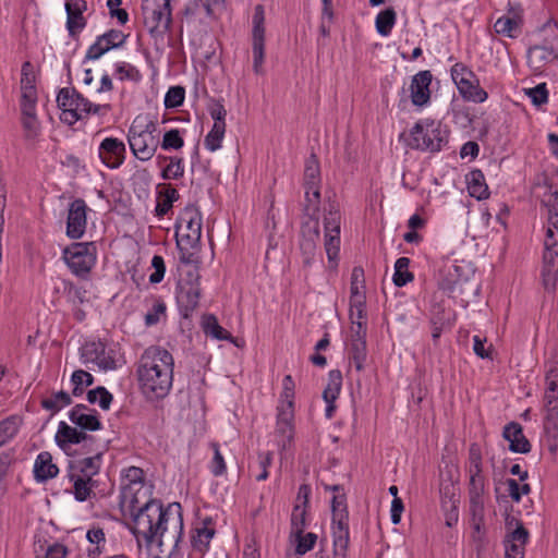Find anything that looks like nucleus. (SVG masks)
<instances>
[{
  "label": "nucleus",
  "instance_id": "f257e3e1",
  "mask_svg": "<svg viewBox=\"0 0 558 558\" xmlns=\"http://www.w3.org/2000/svg\"><path fill=\"white\" fill-rule=\"evenodd\" d=\"M154 485L146 480L143 469L129 466L121 472L120 507L133 522V533L143 537L147 546L166 547L171 554L183 536L181 505L162 504L153 498Z\"/></svg>",
  "mask_w": 558,
  "mask_h": 558
},
{
  "label": "nucleus",
  "instance_id": "f03ea898",
  "mask_svg": "<svg viewBox=\"0 0 558 558\" xmlns=\"http://www.w3.org/2000/svg\"><path fill=\"white\" fill-rule=\"evenodd\" d=\"M173 366V356L166 349L147 348L141 356L137 368L143 393L150 399L165 398L172 387Z\"/></svg>",
  "mask_w": 558,
  "mask_h": 558
},
{
  "label": "nucleus",
  "instance_id": "7ed1b4c3",
  "mask_svg": "<svg viewBox=\"0 0 558 558\" xmlns=\"http://www.w3.org/2000/svg\"><path fill=\"white\" fill-rule=\"evenodd\" d=\"M171 0H143V24L154 43L162 44L165 35L171 31Z\"/></svg>",
  "mask_w": 558,
  "mask_h": 558
},
{
  "label": "nucleus",
  "instance_id": "20e7f679",
  "mask_svg": "<svg viewBox=\"0 0 558 558\" xmlns=\"http://www.w3.org/2000/svg\"><path fill=\"white\" fill-rule=\"evenodd\" d=\"M157 125L153 120L136 117L128 130V142L132 154L141 161L150 160L159 145L155 135Z\"/></svg>",
  "mask_w": 558,
  "mask_h": 558
},
{
  "label": "nucleus",
  "instance_id": "39448f33",
  "mask_svg": "<svg viewBox=\"0 0 558 558\" xmlns=\"http://www.w3.org/2000/svg\"><path fill=\"white\" fill-rule=\"evenodd\" d=\"M447 131L440 121L432 119L418 120L410 130L408 146L412 149L438 153L447 144Z\"/></svg>",
  "mask_w": 558,
  "mask_h": 558
},
{
  "label": "nucleus",
  "instance_id": "423d86ee",
  "mask_svg": "<svg viewBox=\"0 0 558 558\" xmlns=\"http://www.w3.org/2000/svg\"><path fill=\"white\" fill-rule=\"evenodd\" d=\"M331 529L333 538V558H347L350 542L349 511L345 494H338L331 500Z\"/></svg>",
  "mask_w": 558,
  "mask_h": 558
},
{
  "label": "nucleus",
  "instance_id": "0eeeda50",
  "mask_svg": "<svg viewBox=\"0 0 558 558\" xmlns=\"http://www.w3.org/2000/svg\"><path fill=\"white\" fill-rule=\"evenodd\" d=\"M97 248L94 242H73L62 250V259L71 272L87 279L96 264Z\"/></svg>",
  "mask_w": 558,
  "mask_h": 558
},
{
  "label": "nucleus",
  "instance_id": "6e6552de",
  "mask_svg": "<svg viewBox=\"0 0 558 558\" xmlns=\"http://www.w3.org/2000/svg\"><path fill=\"white\" fill-rule=\"evenodd\" d=\"M177 246L198 248L202 238V214L195 205H187L177 223Z\"/></svg>",
  "mask_w": 558,
  "mask_h": 558
},
{
  "label": "nucleus",
  "instance_id": "1a4fd4ad",
  "mask_svg": "<svg viewBox=\"0 0 558 558\" xmlns=\"http://www.w3.org/2000/svg\"><path fill=\"white\" fill-rule=\"evenodd\" d=\"M58 108L61 110L60 120L68 125H74L84 119V107L88 104L75 88L63 87L57 96Z\"/></svg>",
  "mask_w": 558,
  "mask_h": 558
},
{
  "label": "nucleus",
  "instance_id": "9d476101",
  "mask_svg": "<svg viewBox=\"0 0 558 558\" xmlns=\"http://www.w3.org/2000/svg\"><path fill=\"white\" fill-rule=\"evenodd\" d=\"M340 223L341 215L339 210L331 208L324 216V246L327 254L328 263L331 268H336L338 265V257L340 251Z\"/></svg>",
  "mask_w": 558,
  "mask_h": 558
},
{
  "label": "nucleus",
  "instance_id": "9b49d317",
  "mask_svg": "<svg viewBox=\"0 0 558 558\" xmlns=\"http://www.w3.org/2000/svg\"><path fill=\"white\" fill-rule=\"evenodd\" d=\"M37 90L35 86L28 85L23 88L21 95V113L22 126L25 133V138L34 140L38 136L40 125L36 114Z\"/></svg>",
  "mask_w": 558,
  "mask_h": 558
},
{
  "label": "nucleus",
  "instance_id": "f8f14e48",
  "mask_svg": "<svg viewBox=\"0 0 558 558\" xmlns=\"http://www.w3.org/2000/svg\"><path fill=\"white\" fill-rule=\"evenodd\" d=\"M252 24L253 70L260 74L265 59V11L262 4L255 7Z\"/></svg>",
  "mask_w": 558,
  "mask_h": 558
},
{
  "label": "nucleus",
  "instance_id": "ddd939ff",
  "mask_svg": "<svg viewBox=\"0 0 558 558\" xmlns=\"http://www.w3.org/2000/svg\"><path fill=\"white\" fill-rule=\"evenodd\" d=\"M82 359L85 363H94L102 371L117 368L116 351L108 349L101 341L87 342L82 347Z\"/></svg>",
  "mask_w": 558,
  "mask_h": 558
},
{
  "label": "nucleus",
  "instance_id": "4468645a",
  "mask_svg": "<svg viewBox=\"0 0 558 558\" xmlns=\"http://www.w3.org/2000/svg\"><path fill=\"white\" fill-rule=\"evenodd\" d=\"M126 38L128 35L114 28L97 36L95 43L88 47L84 62L98 60L108 51L122 47Z\"/></svg>",
  "mask_w": 558,
  "mask_h": 558
},
{
  "label": "nucleus",
  "instance_id": "2eb2a0df",
  "mask_svg": "<svg viewBox=\"0 0 558 558\" xmlns=\"http://www.w3.org/2000/svg\"><path fill=\"white\" fill-rule=\"evenodd\" d=\"M88 207L83 198H75L68 208L65 234L71 240H80L86 232Z\"/></svg>",
  "mask_w": 558,
  "mask_h": 558
},
{
  "label": "nucleus",
  "instance_id": "dca6fc26",
  "mask_svg": "<svg viewBox=\"0 0 558 558\" xmlns=\"http://www.w3.org/2000/svg\"><path fill=\"white\" fill-rule=\"evenodd\" d=\"M319 240L318 217H305L301 223L300 230V250L303 255V262L310 265L317 250Z\"/></svg>",
  "mask_w": 558,
  "mask_h": 558
},
{
  "label": "nucleus",
  "instance_id": "f3484780",
  "mask_svg": "<svg viewBox=\"0 0 558 558\" xmlns=\"http://www.w3.org/2000/svg\"><path fill=\"white\" fill-rule=\"evenodd\" d=\"M125 153V144L116 137H106L98 149L100 160L110 169H117L124 162Z\"/></svg>",
  "mask_w": 558,
  "mask_h": 558
},
{
  "label": "nucleus",
  "instance_id": "a211bd4d",
  "mask_svg": "<svg viewBox=\"0 0 558 558\" xmlns=\"http://www.w3.org/2000/svg\"><path fill=\"white\" fill-rule=\"evenodd\" d=\"M277 411L276 435L279 438V446L286 450L294 436V408L278 405Z\"/></svg>",
  "mask_w": 558,
  "mask_h": 558
},
{
  "label": "nucleus",
  "instance_id": "6ab92c4d",
  "mask_svg": "<svg viewBox=\"0 0 558 558\" xmlns=\"http://www.w3.org/2000/svg\"><path fill=\"white\" fill-rule=\"evenodd\" d=\"M201 291V287L191 286L185 282L183 286H177L175 300L183 318H190L198 307Z\"/></svg>",
  "mask_w": 558,
  "mask_h": 558
},
{
  "label": "nucleus",
  "instance_id": "aec40b11",
  "mask_svg": "<svg viewBox=\"0 0 558 558\" xmlns=\"http://www.w3.org/2000/svg\"><path fill=\"white\" fill-rule=\"evenodd\" d=\"M69 418L84 433L85 430L96 432L102 428L97 411L83 403L76 404L72 408L69 412Z\"/></svg>",
  "mask_w": 558,
  "mask_h": 558
},
{
  "label": "nucleus",
  "instance_id": "412c9836",
  "mask_svg": "<svg viewBox=\"0 0 558 558\" xmlns=\"http://www.w3.org/2000/svg\"><path fill=\"white\" fill-rule=\"evenodd\" d=\"M87 9L86 0H74L65 3L66 29L70 37L77 38L78 34L86 27L87 21L83 13Z\"/></svg>",
  "mask_w": 558,
  "mask_h": 558
},
{
  "label": "nucleus",
  "instance_id": "4be33fe9",
  "mask_svg": "<svg viewBox=\"0 0 558 558\" xmlns=\"http://www.w3.org/2000/svg\"><path fill=\"white\" fill-rule=\"evenodd\" d=\"M433 75L428 70L420 71L411 81V100L414 106L423 107L429 102Z\"/></svg>",
  "mask_w": 558,
  "mask_h": 558
},
{
  "label": "nucleus",
  "instance_id": "5701e85b",
  "mask_svg": "<svg viewBox=\"0 0 558 558\" xmlns=\"http://www.w3.org/2000/svg\"><path fill=\"white\" fill-rule=\"evenodd\" d=\"M469 484H468V496H469V508L485 507V494L487 481L482 472H468Z\"/></svg>",
  "mask_w": 558,
  "mask_h": 558
},
{
  "label": "nucleus",
  "instance_id": "b1692460",
  "mask_svg": "<svg viewBox=\"0 0 558 558\" xmlns=\"http://www.w3.org/2000/svg\"><path fill=\"white\" fill-rule=\"evenodd\" d=\"M502 436L509 441V450L515 453H529L531 444L523 434L521 424L510 422L504 427Z\"/></svg>",
  "mask_w": 558,
  "mask_h": 558
},
{
  "label": "nucleus",
  "instance_id": "393cba45",
  "mask_svg": "<svg viewBox=\"0 0 558 558\" xmlns=\"http://www.w3.org/2000/svg\"><path fill=\"white\" fill-rule=\"evenodd\" d=\"M88 439H92V436H88L86 433L78 430L76 427L70 426L63 421L59 423L58 430L54 436L56 444L64 451L71 445H78Z\"/></svg>",
  "mask_w": 558,
  "mask_h": 558
},
{
  "label": "nucleus",
  "instance_id": "a878e982",
  "mask_svg": "<svg viewBox=\"0 0 558 558\" xmlns=\"http://www.w3.org/2000/svg\"><path fill=\"white\" fill-rule=\"evenodd\" d=\"M542 278L545 289L554 290L558 282V251H544Z\"/></svg>",
  "mask_w": 558,
  "mask_h": 558
},
{
  "label": "nucleus",
  "instance_id": "bb28decb",
  "mask_svg": "<svg viewBox=\"0 0 558 558\" xmlns=\"http://www.w3.org/2000/svg\"><path fill=\"white\" fill-rule=\"evenodd\" d=\"M352 331L354 332V335L350 345L349 354L354 363L355 369L357 372H362L365 368V362L367 359V348L365 339L366 330H354V327H352Z\"/></svg>",
  "mask_w": 558,
  "mask_h": 558
},
{
  "label": "nucleus",
  "instance_id": "cd10ccee",
  "mask_svg": "<svg viewBox=\"0 0 558 558\" xmlns=\"http://www.w3.org/2000/svg\"><path fill=\"white\" fill-rule=\"evenodd\" d=\"M59 468L52 462V456L48 451H41L34 463V477L38 483H45L56 477Z\"/></svg>",
  "mask_w": 558,
  "mask_h": 558
},
{
  "label": "nucleus",
  "instance_id": "c85d7f7f",
  "mask_svg": "<svg viewBox=\"0 0 558 558\" xmlns=\"http://www.w3.org/2000/svg\"><path fill=\"white\" fill-rule=\"evenodd\" d=\"M543 426L548 440V449L555 453L558 449V407L544 408Z\"/></svg>",
  "mask_w": 558,
  "mask_h": 558
},
{
  "label": "nucleus",
  "instance_id": "c756f323",
  "mask_svg": "<svg viewBox=\"0 0 558 558\" xmlns=\"http://www.w3.org/2000/svg\"><path fill=\"white\" fill-rule=\"evenodd\" d=\"M101 463V454L84 458L70 464L69 471H73L86 481H95L94 476L99 473Z\"/></svg>",
  "mask_w": 558,
  "mask_h": 558
},
{
  "label": "nucleus",
  "instance_id": "7c9ffc66",
  "mask_svg": "<svg viewBox=\"0 0 558 558\" xmlns=\"http://www.w3.org/2000/svg\"><path fill=\"white\" fill-rule=\"evenodd\" d=\"M158 196L155 213L157 217H163L179 199V192L171 184H158Z\"/></svg>",
  "mask_w": 558,
  "mask_h": 558
},
{
  "label": "nucleus",
  "instance_id": "2f4dec72",
  "mask_svg": "<svg viewBox=\"0 0 558 558\" xmlns=\"http://www.w3.org/2000/svg\"><path fill=\"white\" fill-rule=\"evenodd\" d=\"M202 326L206 336H210L217 340H227L234 343L236 347H240V344L236 342V339H234L228 330L219 325L215 315H204Z\"/></svg>",
  "mask_w": 558,
  "mask_h": 558
},
{
  "label": "nucleus",
  "instance_id": "473e14b6",
  "mask_svg": "<svg viewBox=\"0 0 558 558\" xmlns=\"http://www.w3.org/2000/svg\"><path fill=\"white\" fill-rule=\"evenodd\" d=\"M465 180L468 184L469 194L472 197H475L478 201L488 198V186L485 183V178L481 170H472L466 174Z\"/></svg>",
  "mask_w": 558,
  "mask_h": 558
},
{
  "label": "nucleus",
  "instance_id": "72a5a7b5",
  "mask_svg": "<svg viewBox=\"0 0 558 558\" xmlns=\"http://www.w3.org/2000/svg\"><path fill=\"white\" fill-rule=\"evenodd\" d=\"M350 319L354 330H366V295L350 296Z\"/></svg>",
  "mask_w": 558,
  "mask_h": 558
},
{
  "label": "nucleus",
  "instance_id": "f704fd0d",
  "mask_svg": "<svg viewBox=\"0 0 558 558\" xmlns=\"http://www.w3.org/2000/svg\"><path fill=\"white\" fill-rule=\"evenodd\" d=\"M458 90L462 98L468 101L481 104L488 98V94L480 86V81L476 75L468 82H462Z\"/></svg>",
  "mask_w": 558,
  "mask_h": 558
},
{
  "label": "nucleus",
  "instance_id": "c9c22d12",
  "mask_svg": "<svg viewBox=\"0 0 558 558\" xmlns=\"http://www.w3.org/2000/svg\"><path fill=\"white\" fill-rule=\"evenodd\" d=\"M303 186L304 189H320V167L315 155H311L305 160Z\"/></svg>",
  "mask_w": 558,
  "mask_h": 558
},
{
  "label": "nucleus",
  "instance_id": "e433bc0d",
  "mask_svg": "<svg viewBox=\"0 0 558 558\" xmlns=\"http://www.w3.org/2000/svg\"><path fill=\"white\" fill-rule=\"evenodd\" d=\"M69 478L73 483V495L75 500L80 502L86 501L93 494L96 481H86L85 478L76 475L73 471H69Z\"/></svg>",
  "mask_w": 558,
  "mask_h": 558
},
{
  "label": "nucleus",
  "instance_id": "4c0bfd02",
  "mask_svg": "<svg viewBox=\"0 0 558 558\" xmlns=\"http://www.w3.org/2000/svg\"><path fill=\"white\" fill-rule=\"evenodd\" d=\"M555 51L553 48H547L546 46L536 45L531 47L527 51V61L529 64L538 70L545 65L546 62L555 58Z\"/></svg>",
  "mask_w": 558,
  "mask_h": 558
},
{
  "label": "nucleus",
  "instance_id": "58836bf2",
  "mask_svg": "<svg viewBox=\"0 0 558 558\" xmlns=\"http://www.w3.org/2000/svg\"><path fill=\"white\" fill-rule=\"evenodd\" d=\"M342 387V374L339 369H331L328 374V383L323 391L326 403L336 402Z\"/></svg>",
  "mask_w": 558,
  "mask_h": 558
},
{
  "label": "nucleus",
  "instance_id": "ea45409f",
  "mask_svg": "<svg viewBox=\"0 0 558 558\" xmlns=\"http://www.w3.org/2000/svg\"><path fill=\"white\" fill-rule=\"evenodd\" d=\"M22 423V417L16 414L0 421V447L15 437Z\"/></svg>",
  "mask_w": 558,
  "mask_h": 558
},
{
  "label": "nucleus",
  "instance_id": "a19ab883",
  "mask_svg": "<svg viewBox=\"0 0 558 558\" xmlns=\"http://www.w3.org/2000/svg\"><path fill=\"white\" fill-rule=\"evenodd\" d=\"M71 403L72 398L70 393L63 390L53 392L50 397L43 399L40 402L43 409L50 411L52 415L61 411L63 408L70 405Z\"/></svg>",
  "mask_w": 558,
  "mask_h": 558
},
{
  "label": "nucleus",
  "instance_id": "79ce46f5",
  "mask_svg": "<svg viewBox=\"0 0 558 558\" xmlns=\"http://www.w3.org/2000/svg\"><path fill=\"white\" fill-rule=\"evenodd\" d=\"M494 29L499 35L517 38L520 34V24L514 16L502 15L495 22Z\"/></svg>",
  "mask_w": 558,
  "mask_h": 558
},
{
  "label": "nucleus",
  "instance_id": "37998d69",
  "mask_svg": "<svg viewBox=\"0 0 558 558\" xmlns=\"http://www.w3.org/2000/svg\"><path fill=\"white\" fill-rule=\"evenodd\" d=\"M397 21V13L393 8H388L379 12L375 20L376 31L381 36L390 35Z\"/></svg>",
  "mask_w": 558,
  "mask_h": 558
},
{
  "label": "nucleus",
  "instance_id": "c03bdc74",
  "mask_svg": "<svg viewBox=\"0 0 558 558\" xmlns=\"http://www.w3.org/2000/svg\"><path fill=\"white\" fill-rule=\"evenodd\" d=\"M410 258L399 257L395 263V274L392 281L397 287H404L409 282L413 281L414 276L409 270Z\"/></svg>",
  "mask_w": 558,
  "mask_h": 558
},
{
  "label": "nucleus",
  "instance_id": "a18cd8bd",
  "mask_svg": "<svg viewBox=\"0 0 558 558\" xmlns=\"http://www.w3.org/2000/svg\"><path fill=\"white\" fill-rule=\"evenodd\" d=\"M214 535L215 530L213 527L204 525L203 527L195 529V534L192 535L191 539L193 547L201 553H205L208 550Z\"/></svg>",
  "mask_w": 558,
  "mask_h": 558
},
{
  "label": "nucleus",
  "instance_id": "49530a36",
  "mask_svg": "<svg viewBox=\"0 0 558 558\" xmlns=\"http://www.w3.org/2000/svg\"><path fill=\"white\" fill-rule=\"evenodd\" d=\"M86 399L90 404L98 403L100 409L107 411L110 409L113 396L105 387L98 386L87 392Z\"/></svg>",
  "mask_w": 558,
  "mask_h": 558
},
{
  "label": "nucleus",
  "instance_id": "de8ad7c7",
  "mask_svg": "<svg viewBox=\"0 0 558 558\" xmlns=\"http://www.w3.org/2000/svg\"><path fill=\"white\" fill-rule=\"evenodd\" d=\"M226 133V125L214 123L211 130L205 136L204 145L209 151H216L221 148L222 140Z\"/></svg>",
  "mask_w": 558,
  "mask_h": 558
},
{
  "label": "nucleus",
  "instance_id": "09e8293b",
  "mask_svg": "<svg viewBox=\"0 0 558 558\" xmlns=\"http://www.w3.org/2000/svg\"><path fill=\"white\" fill-rule=\"evenodd\" d=\"M163 180H178L184 175L183 159L178 156H169V165L160 173Z\"/></svg>",
  "mask_w": 558,
  "mask_h": 558
},
{
  "label": "nucleus",
  "instance_id": "8fccbe9b",
  "mask_svg": "<svg viewBox=\"0 0 558 558\" xmlns=\"http://www.w3.org/2000/svg\"><path fill=\"white\" fill-rule=\"evenodd\" d=\"M320 204V189H305L304 216L317 217Z\"/></svg>",
  "mask_w": 558,
  "mask_h": 558
},
{
  "label": "nucleus",
  "instance_id": "3c124183",
  "mask_svg": "<svg viewBox=\"0 0 558 558\" xmlns=\"http://www.w3.org/2000/svg\"><path fill=\"white\" fill-rule=\"evenodd\" d=\"M307 526V508L294 505L291 513V534H301Z\"/></svg>",
  "mask_w": 558,
  "mask_h": 558
},
{
  "label": "nucleus",
  "instance_id": "603ef678",
  "mask_svg": "<svg viewBox=\"0 0 558 558\" xmlns=\"http://www.w3.org/2000/svg\"><path fill=\"white\" fill-rule=\"evenodd\" d=\"M365 276L361 266H355L351 272L350 296L365 295Z\"/></svg>",
  "mask_w": 558,
  "mask_h": 558
},
{
  "label": "nucleus",
  "instance_id": "864d4df0",
  "mask_svg": "<svg viewBox=\"0 0 558 558\" xmlns=\"http://www.w3.org/2000/svg\"><path fill=\"white\" fill-rule=\"evenodd\" d=\"M63 284L68 299L74 306H78L88 301L87 290L85 288L75 286L73 282L66 280Z\"/></svg>",
  "mask_w": 558,
  "mask_h": 558
},
{
  "label": "nucleus",
  "instance_id": "5fc2aeb1",
  "mask_svg": "<svg viewBox=\"0 0 558 558\" xmlns=\"http://www.w3.org/2000/svg\"><path fill=\"white\" fill-rule=\"evenodd\" d=\"M116 68V75L120 81H132V82H138L142 78V74L138 71V69L130 63L126 62H117L114 64Z\"/></svg>",
  "mask_w": 558,
  "mask_h": 558
},
{
  "label": "nucleus",
  "instance_id": "6e6d98bb",
  "mask_svg": "<svg viewBox=\"0 0 558 558\" xmlns=\"http://www.w3.org/2000/svg\"><path fill=\"white\" fill-rule=\"evenodd\" d=\"M210 447L213 449L214 457L209 463V470L214 476H222L227 471V465L225 458L220 452L219 444L211 442Z\"/></svg>",
  "mask_w": 558,
  "mask_h": 558
},
{
  "label": "nucleus",
  "instance_id": "4d7b16f0",
  "mask_svg": "<svg viewBox=\"0 0 558 558\" xmlns=\"http://www.w3.org/2000/svg\"><path fill=\"white\" fill-rule=\"evenodd\" d=\"M544 206L547 208L548 219L555 228L558 226V191H554L544 196Z\"/></svg>",
  "mask_w": 558,
  "mask_h": 558
},
{
  "label": "nucleus",
  "instance_id": "13d9d810",
  "mask_svg": "<svg viewBox=\"0 0 558 558\" xmlns=\"http://www.w3.org/2000/svg\"><path fill=\"white\" fill-rule=\"evenodd\" d=\"M295 536L296 546H295V553L298 555H304L313 547L315 546L317 542V535L315 533L308 532L304 534V532H301V534H292Z\"/></svg>",
  "mask_w": 558,
  "mask_h": 558
},
{
  "label": "nucleus",
  "instance_id": "bf43d9fd",
  "mask_svg": "<svg viewBox=\"0 0 558 558\" xmlns=\"http://www.w3.org/2000/svg\"><path fill=\"white\" fill-rule=\"evenodd\" d=\"M458 502L459 499L456 495H450L449 501L442 499V509L445 511L446 517V525L451 527L458 522L459 511H458Z\"/></svg>",
  "mask_w": 558,
  "mask_h": 558
},
{
  "label": "nucleus",
  "instance_id": "052dcab7",
  "mask_svg": "<svg viewBox=\"0 0 558 558\" xmlns=\"http://www.w3.org/2000/svg\"><path fill=\"white\" fill-rule=\"evenodd\" d=\"M181 278L178 281L177 286H183V283H190L191 286L201 287V274H199V265H194L192 267H183L179 268Z\"/></svg>",
  "mask_w": 558,
  "mask_h": 558
},
{
  "label": "nucleus",
  "instance_id": "680f3d73",
  "mask_svg": "<svg viewBox=\"0 0 558 558\" xmlns=\"http://www.w3.org/2000/svg\"><path fill=\"white\" fill-rule=\"evenodd\" d=\"M161 148L165 150L170 149H180L184 145V140L180 135V131L178 129H172L170 131H167L163 134L162 141H161Z\"/></svg>",
  "mask_w": 558,
  "mask_h": 558
},
{
  "label": "nucleus",
  "instance_id": "e2e57ef3",
  "mask_svg": "<svg viewBox=\"0 0 558 558\" xmlns=\"http://www.w3.org/2000/svg\"><path fill=\"white\" fill-rule=\"evenodd\" d=\"M294 381L291 375H286L282 380V392L279 405H292L294 408Z\"/></svg>",
  "mask_w": 558,
  "mask_h": 558
},
{
  "label": "nucleus",
  "instance_id": "0e129e2a",
  "mask_svg": "<svg viewBox=\"0 0 558 558\" xmlns=\"http://www.w3.org/2000/svg\"><path fill=\"white\" fill-rule=\"evenodd\" d=\"M450 72L457 87L462 85V82H468L475 76V73L462 62L453 64Z\"/></svg>",
  "mask_w": 558,
  "mask_h": 558
},
{
  "label": "nucleus",
  "instance_id": "69168bd1",
  "mask_svg": "<svg viewBox=\"0 0 558 558\" xmlns=\"http://www.w3.org/2000/svg\"><path fill=\"white\" fill-rule=\"evenodd\" d=\"M207 109L214 123L226 125L227 110L222 104V99H210Z\"/></svg>",
  "mask_w": 558,
  "mask_h": 558
},
{
  "label": "nucleus",
  "instance_id": "338daca9",
  "mask_svg": "<svg viewBox=\"0 0 558 558\" xmlns=\"http://www.w3.org/2000/svg\"><path fill=\"white\" fill-rule=\"evenodd\" d=\"M185 90L182 86H172L165 96L166 108H177L184 101Z\"/></svg>",
  "mask_w": 558,
  "mask_h": 558
},
{
  "label": "nucleus",
  "instance_id": "774afa93",
  "mask_svg": "<svg viewBox=\"0 0 558 558\" xmlns=\"http://www.w3.org/2000/svg\"><path fill=\"white\" fill-rule=\"evenodd\" d=\"M151 267L154 268V272L149 276V282L153 284L161 282L166 274L163 257L160 255H154L151 259Z\"/></svg>",
  "mask_w": 558,
  "mask_h": 558
}]
</instances>
